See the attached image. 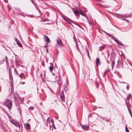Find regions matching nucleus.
I'll return each instance as SVG.
<instances>
[{"label": "nucleus", "instance_id": "obj_1", "mask_svg": "<svg viewBox=\"0 0 132 132\" xmlns=\"http://www.w3.org/2000/svg\"><path fill=\"white\" fill-rule=\"evenodd\" d=\"M5 105L9 109H10L12 108V102L11 100L9 99H7L5 101Z\"/></svg>", "mask_w": 132, "mask_h": 132}, {"label": "nucleus", "instance_id": "obj_2", "mask_svg": "<svg viewBox=\"0 0 132 132\" xmlns=\"http://www.w3.org/2000/svg\"><path fill=\"white\" fill-rule=\"evenodd\" d=\"M13 96L15 99V102H17L18 101V100H19L21 102L22 101V99L19 96L17 92L15 93L14 94Z\"/></svg>", "mask_w": 132, "mask_h": 132}, {"label": "nucleus", "instance_id": "obj_3", "mask_svg": "<svg viewBox=\"0 0 132 132\" xmlns=\"http://www.w3.org/2000/svg\"><path fill=\"white\" fill-rule=\"evenodd\" d=\"M10 121L11 123L14 125L18 127H20L19 124L16 121V120H11Z\"/></svg>", "mask_w": 132, "mask_h": 132}, {"label": "nucleus", "instance_id": "obj_4", "mask_svg": "<svg viewBox=\"0 0 132 132\" xmlns=\"http://www.w3.org/2000/svg\"><path fill=\"white\" fill-rule=\"evenodd\" d=\"M56 40L57 43L59 46H63V44L62 43L61 40L60 38H57L56 39Z\"/></svg>", "mask_w": 132, "mask_h": 132}, {"label": "nucleus", "instance_id": "obj_5", "mask_svg": "<svg viewBox=\"0 0 132 132\" xmlns=\"http://www.w3.org/2000/svg\"><path fill=\"white\" fill-rule=\"evenodd\" d=\"M81 127L84 130H88L89 127V126L88 125H82L81 126Z\"/></svg>", "mask_w": 132, "mask_h": 132}, {"label": "nucleus", "instance_id": "obj_6", "mask_svg": "<svg viewBox=\"0 0 132 132\" xmlns=\"http://www.w3.org/2000/svg\"><path fill=\"white\" fill-rule=\"evenodd\" d=\"M60 97L61 100L62 101H63L64 98V94L63 93V91H62V92L61 94L60 95Z\"/></svg>", "mask_w": 132, "mask_h": 132}, {"label": "nucleus", "instance_id": "obj_7", "mask_svg": "<svg viewBox=\"0 0 132 132\" xmlns=\"http://www.w3.org/2000/svg\"><path fill=\"white\" fill-rule=\"evenodd\" d=\"M30 125L28 123H26L24 125V127L27 130L30 129Z\"/></svg>", "mask_w": 132, "mask_h": 132}, {"label": "nucleus", "instance_id": "obj_8", "mask_svg": "<svg viewBox=\"0 0 132 132\" xmlns=\"http://www.w3.org/2000/svg\"><path fill=\"white\" fill-rule=\"evenodd\" d=\"M44 39H45V41L47 43H49L50 42L49 38L46 35H44Z\"/></svg>", "mask_w": 132, "mask_h": 132}, {"label": "nucleus", "instance_id": "obj_9", "mask_svg": "<svg viewBox=\"0 0 132 132\" xmlns=\"http://www.w3.org/2000/svg\"><path fill=\"white\" fill-rule=\"evenodd\" d=\"M50 122H51L52 124V127L54 128L55 129H56V128L55 126V125L54 124V121L53 119H51L50 120Z\"/></svg>", "mask_w": 132, "mask_h": 132}, {"label": "nucleus", "instance_id": "obj_10", "mask_svg": "<svg viewBox=\"0 0 132 132\" xmlns=\"http://www.w3.org/2000/svg\"><path fill=\"white\" fill-rule=\"evenodd\" d=\"M18 75L19 77H20L21 79H22L23 77H24V74L22 73H21L20 74H19Z\"/></svg>", "mask_w": 132, "mask_h": 132}, {"label": "nucleus", "instance_id": "obj_11", "mask_svg": "<svg viewBox=\"0 0 132 132\" xmlns=\"http://www.w3.org/2000/svg\"><path fill=\"white\" fill-rule=\"evenodd\" d=\"M125 102L128 109H129V107L130 106V105L128 101H125Z\"/></svg>", "mask_w": 132, "mask_h": 132}, {"label": "nucleus", "instance_id": "obj_12", "mask_svg": "<svg viewBox=\"0 0 132 132\" xmlns=\"http://www.w3.org/2000/svg\"><path fill=\"white\" fill-rule=\"evenodd\" d=\"M18 57H15V64L16 65H19L18 64Z\"/></svg>", "mask_w": 132, "mask_h": 132}, {"label": "nucleus", "instance_id": "obj_13", "mask_svg": "<svg viewBox=\"0 0 132 132\" xmlns=\"http://www.w3.org/2000/svg\"><path fill=\"white\" fill-rule=\"evenodd\" d=\"M96 65L97 66L100 63V61L99 59L98 58H97L96 60Z\"/></svg>", "mask_w": 132, "mask_h": 132}, {"label": "nucleus", "instance_id": "obj_14", "mask_svg": "<svg viewBox=\"0 0 132 132\" xmlns=\"http://www.w3.org/2000/svg\"><path fill=\"white\" fill-rule=\"evenodd\" d=\"M80 14L83 16L85 17H86V18L88 19V18L86 17V14L82 11H81L80 12Z\"/></svg>", "mask_w": 132, "mask_h": 132}, {"label": "nucleus", "instance_id": "obj_15", "mask_svg": "<svg viewBox=\"0 0 132 132\" xmlns=\"http://www.w3.org/2000/svg\"><path fill=\"white\" fill-rule=\"evenodd\" d=\"M61 79L60 77H59L58 80L57 81V83L60 85L61 84V83L62 82L61 80Z\"/></svg>", "mask_w": 132, "mask_h": 132}, {"label": "nucleus", "instance_id": "obj_16", "mask_svg": "<svg viewBox=\"0 0 132 132\" xmlns=\"http://www.w3.org/2000/svg\"><path fill=\"white\" fill-rule=\"evenodd\" d=\"M105 47L104 45H103L100 46L99 48V50L100 51H101L104 49Z\"/></svg>", "mask_w": 132, "mask_h": 132}, {"label": "nucleus", "instance_id": "obj_17", "mask_svg": "<svg viewBox=\"0 0 132 132\" xmlns=\"http://www.w3.org/2000/svg\"><path fill=\"white\" fill-rule=\"evenodd\" d=\"M51 64L52 65L49 67V69L51 72H52L53 70V66L51 63Z\"/></svg>", "mask_w": 132, "mask_h": 132}, {"label": "nucleus", "instance_id": "obj_18", "mask_svg": "<svg viewBox=\"0 0 132 132\" xmlns=\"http://www.w3.org/2000/svg\"><path fill=\"white\" fill-rule=\"evenodd\" d=\"M9 74L10 79V80L11 82H12V81H13V79L12 74Z\"/></svg>", "mask_w": 132, "mask_h": 132}, {"label": "nucleus", "instance_id": "obj_19", "mask_svg": "<svg viewBox=\"0 0 132 132\" xmlns=\"http://www.w3.org/2000/svg\"><path fill=\"white\" fill-rule=\"evenodd\" d=\"M85 50H86V51L87 52V56H88V57L89 58H90V55H89L88 51V49L86 47V48Z\"/></svg>", "mask_w": 132, "mask_h": 132}, {"label": "nucleus", "instance_id": "obj_20", "mask_svg": "<svg viewBox=\"0 0 132 132\" xmlns=\"http://www.w3.org/2000/svg\"><path fill=\"white\" fill-rule=\"evenodd\" d=\"M131 97V96L130 94H129L128 96H127L125 101H128L129 100V98Z\"/></svg>", "mask_w": 132, "mask_h": 132}, {"label": "nucleus", "instance_id": "obj_21", "mask_svg": "<svg viewBox=\"0 0 132 132\" xmlns=\"http://www.w3.org/2000/svg\"><path fill=\"white\" fill-rule=\"evenodd\" d=\"M117 43L118 44H119L120 45H122V46H123V45L122 44V43L121 42L119 41L118 40V42H117Z\"/></svg>", "mask_w": 132, "mask_h": 132}, {"label": "nucleus", "instance_id": "obj_22", "mask_svg": "<svg viewBox=\"0 0 132 132\" xmlns=\"http://www.w3.org/2000/svg\"><path fill=\"white\" fill-rule=\"evenodd\" d=\"M73 11L75 15H78L79 14V12L78 10H76L75 11L73 10Z\"/></svg>", "mask_w": 132, "mask_h": 132}, {"label": "nucleus", "instance_id": "obj_23", "mask_svg": "<svg viewBox=\"0 0 132 132\" xmlns=\"http://www.w3.org/2000/svg\"><path fill=\"white\" fill-rule=\"evenodd\" d=\"M17 44L19 47H22V45L21 43L20 42V41H19L17 43Z\"/></svg>", "mask_w": 132, "mask_h": 132}, {"label": "nucleus", "instance_id": "obj_24", "mask_svg": "<svg viewBox=\"0 0 132 132\" xmlns=\"http://www.w3.org/2000/svg\"><path fill=\"white\" fill-rule=\"evenodd\" d=\"M6 66H7V68L8 69V68L9 67L8 60L6 61Z\"/></svg>", "mask_w": 132, "mask_h": 132}, {"label": "nucleus", "instance_id": "obj_25", "mask_svg": "<svg viewBox=\"0 0 132 132\" xmlns=\"http://www.w3.org/2000/svg\"><path fill=\"white\" fill-rule=\"evenodd\" d=\"M73 39H74V40L75 41V43H77V39L75 35L74 34H73Z\"/></svg>", "mask_w": 132, "mask_h": 132}, {"label": "nucleus", "instance_id": "obj_26", "mask_svg": "<svg viewBox=\"0 0 132 132\" xmlns=\"http://www.w3.org/2000/svg\"><path fill=\"white\" fill-rule=\"evenodd\" d=\"M11 89H13V81H12V82H11Z\"/></svg>", "mask_w": 132, "mask_h": 132}, {"label": "nucleus", "instance_id": "obj_27", "mask_svg": "<svg viewBox=\"0 0 132 132\" xmlns=\"http://www.w3.org/2000/svg\"><path fill=\"white\" fill-rule=\"evenodd\" d=\"M76 48H77V50L79 51H80V50H79V47L77 45V43H76Z\"/></svg>", "mask_w": 132, "mask_h": 132}, {"label": "nucleus", "instance_id": "obj_28", "mask_svg": "<svg viewBox=\"0 0 132 132\" xmlns=\"http://www.w3.org/2000/svg\"><path fill=\"white\" fill-rule=\"evenodd\" d=\"M110 35H108V36L110 37L111 38L113 39L114 37L111 34H110Z\"/></svg>", "mask_w": 132, "mask_h": 132}, {"label": "nucleus", "instance_id": "obj_29", "mask_svg": "<svg viewBox=\"0 0 132 132\" xmlns=\"http://www.w3.org/2000/svg\"><path fill=\"white\" fill-rule=\"evenodd\" d=\"M34 108L32 106H31L29 108V110H32L34 109Z\"/></svg>", "mask_w": 132, "mask_h": 132}, {"label": "nucleus", "instance_id": "obj_30", "mask_svg": "<svg viewBox=\"0 0 132 132\" xmlns=\"http://www.w3.org/2000/svg\"><path fill=\"white\" fill-rule=\"evenodd\" d=\"M65 21H66V22L68 23L69 24H71V22L69 20H68L67 19Z\"/></svg>", "mask_w": 132, "mask_h": 132}, {"label": "nucleus", "instance_id": "obj_31", "mask_svg": "<svg viewBox=\"0 0 132 132\" xmlns=\"http://www.w3.org/2000/svg\"><path fill=\"white\" fill-rule=\"evenodd\" d=\"M116 43L118 42V40L116 38L114 37L113 39Z\"/></svg>", "mask_w": 132, "mask_h": 132}, {"label": "nucleus", "instance_id": "obj_32", "mask_svg": "<svg viewBox=\"0 0 132 132\" xmlns=\"http://www.w3.org/2000/svg\"><path fill=\"white\" fill-rule=\"evenodd\" d=\"M103 31L104 33H105L107 35H108H108H110V34H109V33H108L107 32H105V31Z\"/></svg>", "mask_w": 132, "mask_h": 132}, {"label": "nucleus", "instance_id": "obj_33", "mask_svg": "<svg viewBox=\"0 0 132 132\" xmlns=\"http://www.w3.org/2000/svg\"><path fill=\"white\" fill-rule=\"evenodd\" d=\"M103 31L104 33H105L107 35H108H108H110V34H109V33H108L107 32H105V31Z\"/></svg>", "mask_w": 132, "mask_h": 132}, {"label": "nucleus", "instance_id": "obj_34", "mask_svg": "<svg viewBox=\"0 0 132 132\" xmlns=\"http://www.w3.org/2000/svg\"><path fill=\"white\" fill-rule=\"evenodd\" d=\"M9 70V74H12V72H11V68H8Z\"/></svg>", "mask_w": 132, "mask_h": 132}, {"label": "nucleus", "instance_id": "obj_35", "mask_svg": "<svg viewBox=\"0 0 132 132\" xmlns=\"http://www.w3.org/2000/svg\"><path fill=\"white\" fill-rule=\"evenodd\" d=\"M88 23L90 26H92V23L91 22H90V21H88Z\"/></svg>", "mask_w": 132, "mask_h": 132}, {"label": "nucleus", "instance_id": "obj_36", "mask_svg": "<svg viewBox=\"0 0 132 132\" xmlns=\"http://www.w3.org/2000/svg\"><path fill=\"white\" fill-rule=\"evenodd\" d=\"M128 110H129V113L131 115V116H132V113L131 112V111H130V110H129V109H128Z\"/></svg>", "mask_w": 132, "mask_h": 132}, {"label": "nucleus", "instance_id": "obj_37", "mask_svg": "<svg viewBox=\"0 0 132 132\" xmlns=\"http://www.w3.org/2000/svg\"><path fill=\"white\" fill-rule=\"evenodd\" d=\"M125 130H126V132H129V131L128 129L126 127L125 128Z\"/></svg>", "mask_w": 132, "mask_h": 132}, {"label": "nucleus", "instance_id": "obj_38", "mask_svg": "<svg viewBox=\"0 0 132 132\" xmlns=\"http://www.w3.org/2000/svg\"><path fill=\"white\" fill-rule=\"evenodd\" d=\"M129 88V86L128 85H127L126 86V89L127 90H128Z\"/></svg>", "mask_w": 132, "mask_h": 132}, {"label": "nucleus", "instance_id": "obj_39", "mask_svg": "<svg viewBox=\"0 0 132 132\" xmlns=\"http://www.w3.org/2000/svg\"><path fill=\"white\" fill-rule=\"evenodd\" d=\"M14 71H15V73H18L17 71L16 70V69L15 68H14Z\"/></svg>", "mask_w": 132, "mask_h": 132}, {"label": "nucleus", "instance_id": "obj_40", "mask_svg": "<svg viewBox=\"0 0 132 132\" xmlns=\"http://www.w3.org/2000/svg\"><path fill=\"white\" fill-rule=\"evenodd\" d=\"M5 61L8 60V58L6 56H5Z\"/></svg>", "mask_w": 132, "mask_h": 132}, {"label": "nucleus", "instance_id": "obj_41", "mask_svg": "<svg viewBox=\"0 0 132 132\" xmlns=\"http://www.w3.org/2000/svg\"><path fill=\"white\" fill-rule=\"evenodd\" d=\"M18 12L19 13V14L21 15H22V12H21V11H19V12Z\"/></svg>", "mask_w": 132, "mask_h": 132}, {"label": "nucleus", "instance_id": "obj_42", "mask_svg": "<svg viewBox=\"0 0 132 132\" xmlns=\"http://www.w3.org/2000/svg\"><path fill=\"white\" fill-rule=\"evenodd\" d=\"M4 61V60L2 62L1 61H0V65L1 64H2L3 63V62Z\"/></svg>", "mask_w": 132, "mask_h": 132}, {"label": "nucleus", "instance_id": "obj_43", "mask_svg": "<svg viewBox=\"0 0 132 132\" xmlns=\"http://www.w3.org/2000/svg\"><path fill=\"white\" fill-rule=\"evenodd\" d=\"M62 18L64 19V20H65V21H66V20L67 19L65 18L64 16H62Z\"/></svg>", "mask_w": 132, "mask_h": 132}, {"label": "nucleus", "instance_id": "obj_44", "mask_svg": "<svg viewBox=\"0 0 132 132\" xmlns=\"http://www.w3.org/2000/svg\"><path fill=\"white\" fill-rule=\"evenodd\" d=\"M114 62H115L114 61H112V65L113 64H114Z\"/></svg>", "mask_w": 132, "mask_h": 132}, {"label": "nucleus", "instance_id": "obj_45", "mask_svg": "<svg viewBox=\"0 0 132 132\" xmlns=\"http://www.w3.org/2000/svg\"><path fill=\"white\" fill-rule=\"evenodd\" d=\"M15 40L16 41L17 40H18V39L16 38H15Z\"/></svg>", "mask_w": 132, "mask_h": 132}, {"label": "nucleus", "instance_id": "obj_46", "mask_svg": "<svg viewBox=\"0 0 132 132\" xmlns=\"http://www.w3.org/2000/svg\"><path fill=\"white\" fill-rule=\"evenodd\" d=\"M16 10H17L20 11V9H18V8H16Z\"/></svg>", "mask_w": 132, "mask_h": 132}, {"label": "nucleus", "instance_id": "obj_47", "mask_svg": "<svg viewBox=\"0 0 132 132\" xmlns=\"http://www.w3.org/2000/svg\"><path fill=\"white\" fill-rule=\"evenodd\" d=\"M123 19V20H126V21L127 22H129V21H128V20H127V19Z\"/></svg>", "mask_w": 132, "mask_h": 132}, {"label": "nucleus", "instance_id": "obj_48", "mask_svg": "<svg viewBox=\"0 0 132 132\" xmlns=\"http://www.w3.org/2000/svg\"><path fill=\"white\" fill-rule=\"evenodd\" d=\"M21 83L22 84H24L25 83V82H22Z\"/></svg>", "mask_w": 132, "mask_h": 132}, {"label": "nucleus", "instance_id": "obj_49", "mask_svg": "<svg viewBox=\"0 0 132 132\" xmlns=\"http://www.w3.org/2000/svg\"><path fill=\"white\" fill-rule=\"evenodd\" d=\"M19 112H20V113H21V109L20 108H19Z\"/></svg>", "mask_w": 132, "mask_h": 132}, {"label": "nucleus", "instance_id": "obj_50", "mask_svg": "<svg viewBox=\"0 0 132 132\" xmlns=\"http://www.w3.org/2000/svg\"><path fill=\"white\" fill-rule=\"evenodd\" d=\"M19 41L18 40H17V41H16V43H17L18 42H19Z\"/></svg>", "mask_w": 132, "mask_h": 132}, {"label": "nucleus", "instance_id": "obj_51", "mask_svg": "<svg viewBox=\"0 0 132 132\" xmlns=\"http://www.w3.org/2000/svg\"><path fill=\"white\" fill-rule=\"evenodd\" d=\"M85 12H87V10H85Z\"/></svg>", "mask_w": 132, "mask_h": 132}, {"label": "nucleus", "instance_id": "obj_52", "mask_svg": "<svg viewBox=\"0 0 132 132\" xmlns=\"http://www.w3.org/2000/svg\"><path fill=\"white\" fill-rule=\"evenodd\" d=\"M23 77V78L24 79H25V76H24V77Z\"/></svg>", "mask_w": 132, "mask_h": 132}, {"label": "nucleus", "instance_id": "obj_53", "mask_svg": "<svg viewBox=\"0 0 132 132\" xmlns=\"http://www.w3.org/2000/svg\"><path fill=\"white\" fill-rule=\"evenodd\" d=\"M130 65H131L132 66V64L130 63Z\"/></svg>", "mask_w": 132, "mask_h": 132}, {"label": "nucleus", "instance_id": "obj_54", "mask_svg": "<svg viewBox=\"0 0 132 132\" xmlns=\"http://www.w3.org/2000/svg\"><path fill=\"white\" fill-rule=\"evenodd\" d=\"M49 88H50V90L52 92V89H50V88L49 87Z\"/></svg>", "mask_w": 132, "mask_h": 132}, {"label": "nucleus", "instance_id": "obj_55", "mask_svg": "<svg viewBox=\"0 0 132 132\" xmlns=\"http://www.w3.org/2000/svg\"><path fill=\"white\" fill-rule=\"evenodd\" d=\"M38 11L39 13H40L41 12V11L40 10H39Z\"/></svg>", "mask_w": 132, "mask_h": 132}, {"label": "nucleus", "instance_id": "obj_56", "mask_svg": "<svg viewBox=\"0 0 132 132\" xmlns=\"http://www.w3.org/2000/svg\"><path fill=\"white\" fill-rule=\"evenodd\" d=\"M105 119V118L104 117H103V120H105L104 119Z\"/></svg>", "mask_w": 132, "mask_h": 132}, {"label": "nucleus", "instance_id": "obj_57", "mask_svg": "<svg viewBox=\"0 0 132 132\" xmlns=\"http://www.w3.org/2000/svg\"><path fill=\"white\" fill-rule=\"evenodd\" d=\"M31 0V2H32V3H33V1H32V0Z\"/></svg>", "mask_w": 132, "mask_h": 132}, {"label": "nucleus", "instance_id": "obj_58", "mask_svg": "<svg viewBox=\"0 0 132 132\" xmlns=\"http://www.w3.org/2000/svg\"><path fill=\"white\" fill-rule=\"evenodd\" d=\"M49 118H48V119H47V121H48V119Z\"/></svg>", "mask_w": 132, "mask_h": 132}, {"label": "nucleus", "instance_id": "obj_59", "mask_svg": "<svg viewBox=\"0 0 132 132\" xmlns=\"http://www.w3.org/2000/svg\"><path fill=\"white\" fill-rule=\"evenodd\" d=\"M46 125H47V126H48V123H47Z\"/></svg>", "mask_w": 132, "mask_h": 132}, {"label": "nucleus", "instance_id": "obj_60", "mask_svg": "<svg viewBox=\"0 0 132 132\" xmlns=\"http://www.w3.org/2000/svg\"><path fill=\"white\" fill-rule=\"evenodd\" d=\"M16 102V103L17 102H18V101H17V102Z\"/></svg>", "mask_w": 132, "mask_h": 132}, {"label": "nucleus", "instance_id": "obj_61", "mask_svg": "<svg viewBox=\"0 0 132 132\" xmlns=\"http://www.w3.org/2000/svg\"><path fill=\"white\" fill-rule=\"evenodd\" d=\"M108 120H106L107 121H108Z\"/></svg>", "mask_w": 132, "mask_h": 132}, {"label": "nucleus", "instance_id": "obj_62", "mask_svg": "<svg viewBox=\"0 0 132 132\" xmlns=\"http://www.w3.org/2000/svg\"><path fill=\"white\" fill-rule=\"evenodd\" d=\"M10 9H10V8H9V10H10Z\"/></svg>", "mask_w": 132, "mask_h": 132}, {"label": "nucleus", "instance_id": "obj_63", "mask_svg": "<svg viewBox=\"0 0 132 132\" xmlns=\"http://www.w3.org/2000/svg\"><path fill=\"white\" fill-rule=\"evenodd\" d=\"M72 9L73 10V8H72Z\"/></svg>", "mask_w": 132, "mask_h": 132}, {"label": "nucleus", "instance_id": "obj_64", "mask_svg": "<svg viewBox=\"0 0 132 132\" xmlns=\"http://www.w3.org/2000/svg\"><path fill=\"white\" fill-rule=\"evenodd\" d=\"M84 7H83V9H84Z\"/></svg>", "mask_w": 132, "mask_h": 132}]
</instances>
